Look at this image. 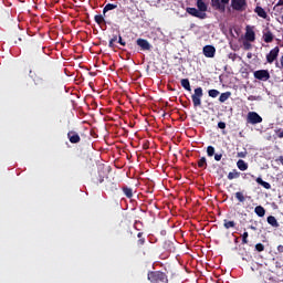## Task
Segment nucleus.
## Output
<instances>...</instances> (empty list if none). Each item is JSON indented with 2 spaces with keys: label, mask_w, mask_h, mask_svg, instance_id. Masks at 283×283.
<instances>
[{
  "label": "nucleus",
  "mask_w": 283,
  "mask_h": 283,
  "mask_svg": "<svg viewBox=\"0 0 283 283\" xmlns=\"http://www.w3.org/2000/svg\"><path fill=\"white\" fill-rule=\"evenodd\" d=\"M67 138H69L70 143H72V132L67 133Z\"/></svg>",
  "instance_id": "ea45409f"
},
{
  "label": "nucleus",
  "mask_w": 283,
  "mask_h": 283,
  "mask_svg": "<svg viewBox=\"0 0 283 283\" xmlns=\"http://www.w3.org/2000/svg\"><path fill=\"white\" fill-rule=\"evenodd\" d=\"M148 280L151 283H167V275L163 272H151L148 274Z\"/></svg>",
  "instance_id": "f03ea898"
},
{
  "label": "nucleus",
  "mask_w": 283,
  "mask_h": 283,
  "mask_svg": "<svg viewBox=\"0 0 283 283\" xmlns=\"http://www.w3.org/2000/svg\"><path fill=\"white\" fill-rule=\"evenodd\" d=\"M96 23L101 24L105 22V18L103 15H95Z\"/></svg>",
  "instance_id": "7c9ffc66"
},
{
  "label": "nucleus",
  "mask_w": 283,
  "mask_h": 283,
  "mask_svg": "<svg viewBox=\"0 0 283 283\" xmlns=\"http://www.w3.org/2000/svg\"><path fill=\"white\" fill-rule=\"evenodd\" d=\"M245 41H250L251 43L255 41V32L253 31V29H247Z\"/></svg>",
  "instance_id": "9b49d317"
},
{
  "label": "nucleus",
  "mask_w": 283,
  "mask_h": 283,
  "mask_svg": "<svg viewBox=\"0 0 283 283\" xmlns=\"http://www.w3.org/2000/svg\"><path fill=\"white\" fill-rule=\"evenodd\" d=\"M243 45H244L245 50H250V48H251V43H249V42H244Z\"/></svg>",
  "instance_id": "4c0bfd02"
},
{
  "label": "nucleus",
  "mask_w": 283,
  "mask_h": 283,
  "mask_svg": "<svg viewBox=\"0 0 283 283\" xmlns=\"http://www.w3.org/2000/svg\"><path fill=\"white\" fill-rule=\"evenodd\" d=\"M254 78H258V81H269L271 74L266 70H259L254 72Z\"/></svg>",
  "instance_id": "423d86ee"
},
{
  "label": "nucleus",
  "mask_w": 283,
  "mask_h": 283,
  "mask_svg": "<svg viewBox=\"0 0 283 283\" xmlns=\"http://www.w3.org/2000/svg\"><path fill=\"white\" fill-rule=\"evenodd\" d=\"M19 41H21V38H19Z\"/></svg>",
  "instance_id": "3c124183"
},
{
  "label": "nucleus",
  "mask_w": 283,
  "mask_h": 283,
  "mask_svg": "<svg viewBox=\"0 0 283 283\" xmlns=\"http://www.w3.org/2000/svg\"><path fill=\"white\" fill-rule=\"evenodd\" d=\"M248 123H250L251 125H258L262 123V117L255 112H250L248 114Z\"/></svg>",
  "instance_id": "0eeeda50"
},
{
  "label": "nucleus",
  "mask_w": 283,
  "mask_h": 283,
  "mask_svg": "<svg viewBox=\"0 0 283 283\" xmlns=\"http://www.w3.org/2000/svg\"><path fill=\"white\" fill-rule=\"evenodd\" d=\"M234 178H240V172H238V170L228 174V180H234Z\"/></svg>",
  "instance_id": "412c9836"
},
{
  "label": "nucleus",
  "mask_w": 283,
  "mask_h": 283,
  "mask_svg": "<svg viewBox=\"0 0 283 283\" xmlns=\"http://www.w3.org/2000/svg\"><path fill=\"white\" fill-rule=\"evenodd\" d=\"M140 235H142V233L139 232V233H138V238H140Z\"/></svg>",
  "instance_id": "09e8293b"
},
{
  "label": "nucleus",
  "mask_w": 283,
  "mask_h": 283,
  "mask_svg": "<svg viewBox=\"0 0 283 283\" xmlns=\"http://www.w3.org/2000/svg\"><path fill=\"white\" fill-rule=\"evenodd\" d=\"M208 94L211 98H218V96H220V92L218 90H210Z\"/></svg>",
  "instance_id": "b1692460"
},
{
  "label": "nucleus",
  "mask_w": 283,
  "mask_h": 283,
  "mask_svg": "<svg viewBox=\"0 0 283 283\" xmlns=\"http://www.w3.org/2000/svg\"><path fill=\"white\" fill-rule=\"evenodd\" d=\"M207 154L210 157L213 156V154H216V148H213V146H208Z\"/></svg>",
  "instance_id": "cd10ccee"
},
{
  "label": "nucleus",
  "mask_w": 283,
  "mask_h": 283,
  "mask_svg": "<svg viewBox=\"0 0 283 283\" xmlns=\"http://www.w3.org/2000/svg\"><path fill=\"white\" fill-rule=\"evenodd\" d=\"M221 3H223V6H227V3H229V0H220Z\"/></svg>",
  "instance_id": "37998d69"
},
{
  "label": "nucleus",
  "mask_w": 283,
  "mask_h": 283,
  "mask_svg": "<svg viewBox=\"0 0 283 283\" xmlns=\"http://www.w3.org/2000/svg\"><path fill=\"white\" fill-rule=\"evenodd\" d=\"M203 55L207 59H213V56H216V46L213 45L203 46Z\"/></svg>",
  "instance_id": "1a4fd4ad"
},
{
  "label": "nucleus",
  "mask_w": 283,
  "mask_h": 283,
  "mask_svg": "<svg viewBox=\"0 0 283 283\" xmlns=\"http://www.w3.org/2000/svg\"><path fill=\"white\" fill-rule=\"evenodd\" d=\"M218 127H219V129H226L227 128V124L224 122H219L218 123Z\"/></svg>",
  "instance_id": "72a5a7b5"
},
{
  "label": "nucleus",
  "mask_w": 283,
  "mask_h": 283,
  "mask_svg": "<svg viewBox=\"0 0 283 283\" xmlns=\"http://www.w3.org/2000/svg\"><path fill=\"white\" fill-rule=\"evenodd\" d=\"M235 198L239 200V202H244L245 198L242 192H235Z\"/></svg>",
  "instance_id": "bb28decb"
},
{
  "label": "nucleus",
  "mask_w": 283,
  "mask_h": 283,
  "mask_svg": "<svg viewBox=\"0 0 283 283\" xmlns=\"http://www.w3.org/2000/svg\"><path fill=\"white\" fill-rule=\"evenodd\" d=\"M137 45H138L142 50H146V51L151 50V44L149 43V41H147V40H145V39H137Z\"/></svg>",
  "instance_id": "9d476101"
},
{
  "label": "nucleus",
  "mask_w": 283,
  "mask_h": 283,
  "mask_svg": "<svg viewBox=\"0 0 283 283\" xmlns=\"http://www.w3.org/2000/svg\"><path fill=\"white\" fill-rule=\"evenodd\" d=\"M277 160L281 163V165H283V156H280Z\"/></svg>",
  "instance_id": "c03bdc74"
},
{
  "label": "nucleus",
  "mask_w": 283,
  "mask_h": 283,
  "mask_svg": "<svg viewBox=\"0 0 283 283\" xmlns=\"http://www.w3.org/2000/svg\"><path fill=\"white\" fill-rule=\"evenodd\" d=\"M268 223L271 224V227H280L277 219H275L273 216L268 217Z\"/></svg>",
  "instance_id": "6ab92c4d"
},
{
  "label": "nucleus",
  "mask_w": 283,
  "mask_h": 283,
  "mask_svg": "<svg viewBox=\"0 0 283 283\" xmlns=\"http://www.w3.org/2000/svg\"><path fill=\"white\" fill-rule=\"evenodd\" d=\"M230 6L234 12H247V8H249L247 0H231Z\"/></svg>",
  "instance_id": "f257e3e1"
},
{
  "label": "nucleus",
  "mask_w": 283,
  "mask_h": 283,
  "mask_svg": "<svg viewBox=\"0 0 283 283\" xmlns=\"http://www.w3.org/2000/svg\"><path fill=\"white\" fill-rule=\"evenodd\" d=\"M214 160H217V163H220V160H222V154H216Z\"/></svg>",
  "instance_id": "c9c22d12"
},
{
  "label": "nucleus",
  "mask_w": 283,
  "mask_h": 283,
  "mask_svg": "<svg viewBox=\"0 0 283 283\" xmlns=\"http://www.w3.org/2000/svg\"><path fill=\"white\" fill-rule=\"evenodd\" d=\"M123 191H124V193H125V196H126L127 198H132V196H133V190H132V188H124Z\"/></svg>",
  "instance_id": "a878e982"
},
{
  "label": "nucleus",
  "mask_w": 283,
  "mask_h": 283,
  "mask_svg": "<svg viewBox=\"0 0 283 283\" xmlns=\"http://www.w3.org/2000/svg\"><path fill=\"white\" fill-rule=\"evenodd\" d=\"M72 144L73 145H85V134L73 132L72 133Z\"/></svg>",
  "instance_id": "20e7f679"
},
{
  "label": "nucleus",
  "mask_w": 283,
  "mask_h": 283,
  "mask_svg": "<svg viewBox=\"0 0 283 283\" xmlns=\"http://www.w3.org/2000/svg\"><path fill=\"white\" fill-rule=\"evenodd\" d=\"M116 41H118V36L114 35L109 41V48H114V43H116Z\"/></svg>",
  "instance_id": "2f4dec72"
},
{
  "label": "nucleus",
  "mask_w": 283,
  "mask_h": 283,
  "mask_svg": "<svg viewBox=\"0 0 283 283\" xmlns=\"http://www.w3.org/2000/svg\"><path fill=\"white\" fill-rule=\"evenodd\" d=\"M64 72H65L66 76H70V73H67V69H64Z\"/></svg>",
  "instance_id": "49530a36"
},
{
  "label": "nucleus",
  "mask_w": 283,
  "mask_h": 283,
  "mask_svg": "<svg viewBox=\"0 0 283 283\" xmlns=\"http://www.w3.org/2000/svg\"><path fill=\"white\" fill-rule=\"evenodd\" d=\"M279 54H280L279 46H275L274 49H272L270 51V53L266 55L268 63H273V61H275L277 59Z\"/></svg>",
  "instance_id": "6e6552de"
},
{
  "label": "nucleus",
  "mask_w": 283,
  "mask_h": 283,
  "mask_svg": "<svg viewBox=\"0 0 283 283\" xmlns=\"http://www.w3.org/2000/svg\"><path fill=\"white\" fill-rule=\"evenodd\" d=\"M198 167L206 169L207 168V158L202 157L201 159H199Z\"/></svg>",
  "instance_id": "393cba45"
},
{
  "label": "nucleus",
  "mask_w": 283,
  "mask_h": 283,
  "mask_svg": "<svg viewBox=\"0 0 283 283\" xmlns=\"http://www.w3.org/2000/svg\"><path fill=\"white\" fill-rule=\"evenodd\" d=\"M224 227L227 229H232L233 227H235V222L234 221H224Z\"/></svg>",
  "instance_id": "c85d7f7f"
},
{
  "label": "nucleus",
  "mask_w": 283,
  "mask_h": 283,
  "mask_svg": "<svg viewBox=\"0 0 283 283\" xmlns=\"http://www.w3.org/2000/svg\"><path fill=\"white\" fill-rule=\"evenodd\" d=\"M186 12L190 14V17H196L197 19H207V13L201 12L199 9L188 7Z\"/></svg>",
  "instance_id": "39448f33"
},
{
  "label": "nucleus",
  "mask_w": 283,
  "mask_h": 283,
  "mask_svg": "<svg viewBox=\"0 0 283 283\" xmlns=\"http://www.w3.org/2000/svg\"><path fill=\"white\" fill-rule=\"evenodd\" d=\"M254 213H256V216H259V218H264L266 210H264V207L258 206L254 209Z\"/></svg>",
  "instance_id": "2eb2a0df"
},
{
  "label": "nucleus",
  "mask_w": 283,
  "mask_h": 283,
  "mask_svg": "<svg viewBox=\"0 0 283 283\" xmlns=\"http://www.w3.org/2000/svg\"><path fill=\"white\" fill-rule=\"evenodd\" d=\"M277 251H279V253H283V245H279Z\"/></svg>",
  "instance_id": "a19ab883"
},
{
  "label": "nucleus",
  "mask_w": 283,
  "mask_h": 283,
  "mask_svg": "<svg viewBox=\"0 0 283 283\" xmlns=\"http://www.w3.org/2000/svg\"><path fill=\"white\" fill-rule=\"evenodd\" d=\"M237 167H238V169H240V171H247L249 169V164H247L242 159H239L237 163Z\"/></svg>",
  "instance_id": "ddd939ff"
},
{
  "label": "nucleus",
  "mask_w": 283,
  "mask_h": 283,
  "mask_svg": "<svg viewBox=\"0 0 283 283\" xmlns=\"http://www.w3.org/2000/svg\"><path fill=\"white\" fill-rule=\"evenodd\" d=\"M220 1L221 0H211V6L214 10H221L223 12L224 6Z\"/></svg>",
  "instance_id": "4468645a"
},
{
  "label": "nucleus",
  "mask_w": 283,
  "mask_h": 283,
  "mask_svg": "<svg viewBox=\"0 0 283 283\" xmlns=\"http://www.w3.org/2000/svg\"><path fill=\"white\" fill-rule=\"evenodd\" d=\"M254 12H256L258 17H261V19H266L268 17L266 11L262 7H256Z\"/></svg>",
  "instance_id": "dca6fc26"
},
{
  "label": "nucleus",
  "mask_w": 283,
  "mask_h": 283,
  "mask_svg": "<svg viewBox=\"0 0 283 283\" xmlns=\"http://www.w3.org/2000/svg\"><path fill=\"white\" fill-rule=\"evenodd\" d=\"M275 134L277 135L279 138H283V129L279 128L277 130H275Z\"/></svg>",
  "instance_id": "f704fd0d"
},
{
  "label": "nucleus",
  "mask_w": 283,
  "mask_h": 283,
  "mask_svg": "<svg viewBox=\"0 0 283 283\" xmlns=\"http://www.w3.org/2000/svg\"><path fill=\"white\" fill-rule=\"evenodd\" d=\"M181 86L184 90H187V92H191V84L189 83V78L181 80Z\"/></svg>",
  "instance_id": "f3484780"
},
{
  "label": "nucleus",
  "mask_w": 283,
  "mask_h": 283,
  "mask_svg": "<svg viewBox=\"0 0 283 283\" xmlns=\"http://www.w3.org/2000/svg\"><path fill=\"white\" fill-rule=\"evenodd\" d=\"M202 87H197L191 97L195 107H200L202 105Z\"/></svg>",
  "instance_id": "7ed1b4c3"
},
{
  "label": "nucleus",
  "mask_w": 283,
  "mask_h": 283,
  "mask_svg": "<svg viewBox=\"0 0 283 283\" xmlns=\"http://www.w3.org/2000/svg\"><path fill=\"white\" fill-rule=\"evenodd\" d=\"M263 40L265 43H271V41H273V33L271 32H266L263 34Z\"/></svg>",
  "instance_id": "aec40b11"
},
{
  "label": "nucleus",
  "mask_w": 283,
  "mask_h": 283,
  "mask_svg": "<svg viewBox=\"0 0 283 283\" xmlns=\"http://www.w3.org/2000/svg\"><path fill=\"white\" fill-rule=\"evenodd\" d=\"M280 63H281V67H283V54H282V56L280 59Z\"/></svg>",
  "instance_id": "a18cd8bd"
},
{
  "label": "nucleus",
  "mask_w": 283,
  "mask_h": 283,
  "mask_svg": "<svg viewBox=\"0 0 283 283\" xmlns=\"http://www.w3.org/2000/svg\"><path fill=\"white\" fill-rule=\"evenodd\" d=\"M77 65H81V62H77Z\"/></svg>",
  "instance_id": "8fccbe9b"
},
{
  "label": "nucleus",
  "mask_w": 283,
  "mask_h": 283,
  "mask_svg": "<svg viewBox=\"0 0 283 283\" xmlns=\"http://www.w3.org/2000/svg\"><path fill=\"white\" fill-rule=\"evenodd\" d=\"M258 185H261V187H264V189H271V184L262 180V177L256 178Z\"/></svg>",
  "instance_id": "a211bd4d"
},
{
  "label": "nucleus",
  "mask_w": 283,
  "mask_h": 283,
  "mask_svg": "<svg viewBox=\"0 0 283 283\" xmlns=\"http://www.w3.org/2000/svg\"><path fill=\"white\" fill-rule=\"evenodd\" d=\"M255 250L259 251V253H262V251H264V244L258 243V244L255 245Z\"/></svg>",
  "instance_id": "473e14b6"
},
{
  "label": "nucleus",
  "mask_w": 283,
  "mask_h": 283,
  "mask_svg": "<svg viewBox=\"0 0 283 283\" xmlns=\"http://www.w3.org/2000/svg\"><path fill=\"white\" fill-rule=\"evenodd\" d=\"M105 180V174L99 172V182H103Z\"/></svg>",
  "instance_id": "58836bf2"
},
{
  "label": "nucleus",
  "mask_w": 283,
  "mask_h": 283,
  "mask_svg": "<svg viewBox=\"0 0 283 283\" xmlns=\"http://www.w3.org/2000/svg\"><path fill=\"white\" fill-rule=\"evenodd\" d=\"M253 99H254L253 96L248 97V101H253Z\"/></svg>",
  "instance_id": "de8ad7c7"
},
{
  "label": "nucleus",
  "mask_w": 283,
  "mask_h": 283,
  "mask_svg": "<svg viewBox=\"0 0 283 283\" xmlns=\"http://www.w3.org/2000/svg\"><path fill=\"white\" fill-rule=\"evenodd\" d=\"M229 96H231V93H229V92L222 93L219 97L220 103H224V102L229 101Z\"/></svg>",
  "instance_id": "5701e85b"
},
{
  "label": "nucleus",
  "mask_w": 283,
  "mask_h": 283,
  "mask_svg": "<svg viewBox=\"0 0 283 283\" xmlns=\"http://www.w3.org/2000/svg\"><path fill=\"white\" fill-rule=\"evenodd\" d=\"M197 8L199 11L203 12V14H207L208 7L205 0H197Z\"/></svg>",
  "instance_id": "f8f14e48"
},
{
  "label": "nucleus",
  "mask_w": 283,
  "mask_h": 283,
  "mask_svg": "<svg viewBox=\"0 0 283 283\" xmlns=\"http://www.w3.org/2000/svg\"><path fill=\"white\" fill-rule=\"evenodd\" d=\"M118 6L108 3L104 7L103 13L105 14V12H109V10H116Z\"/></svg>",
  "instance_id": "4be33fe9"
},
{
  "label": "nucleus",
  "mask_w": 283,
  "mask_h": 283,
  "mask_svg": "<svg viewBox=\"0 0 283 283\" xmlns=\"http://www.w3.org/2000/svg\"><path fill=\"white\" fill-rule=\"evenodd\" d=\"M277 6H283V0H279V2L276 3V6L274 8H277Z\"/></svg>",
  "instance_id": "79ce46f5"
},
{
  "label": "nucleus",
  "mask_w": 283,
  "mask_h": 283,
  "mask_svg": "<svg viewBox=\"0 0 283 283\" xmlns=\"http://www.w3.org/2000/svg\"><path fill=\"white\" fill-rule=\"evenodd\" d=\"M248 238H249V232H244V233L242 234V243H243V244H249Z\"/></svg>",
  "instance_id": "c756f323"
},
{
  "label": "nucleus",
  "mask_w": 283,
  "mask_h": 283,
  "mask_svg": "<svg viewBox=\"0 0 283 283\" xmlns=\"http://www.w3.org/2000/svg\"><path fill=\"white\" fill-rule=\"evenodd\" d=\"M118 43L122 45H126L125 41H123V36H118Z\"/></svg>",
  "instance_id": "e433bc0d"
}]
</instances>
